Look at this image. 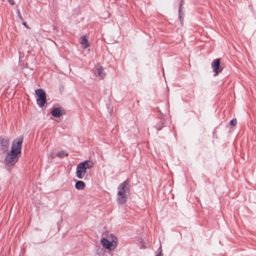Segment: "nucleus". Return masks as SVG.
<instances>
[{"mask_svg": "<svg viewBox=\"0 0 256 256\" xmlns=\"http://www.w3.org/2000/svg\"><path fill=\"white\" fill-rule=\"evenodd\" d=\"M212 137L215 138H218V135L216 134L215 130H214L212 132Z\"/></svg>", "mask_w": 256, "mask_h": 256, "instance_id": "obj_21", "label": "nucleus"}, {"mask_svg": "<svg viewBox=\"0 0 256 256\" xmlns=\"http://www.w3.org/2000/svg\"><path fill=\"white\" fill-rule=\"evenodd\" d=\"M78 164L84 167L86 170L90 169L94 166V162L89 160H84L80 162Z\"/></svg>", "mask_w": 256, "mask_h": 256, "instance_id": "obj_10", "label": "nucleus"}, {"mask_svg": "<svg viewBox=\"0 0 256 256\" xmlns=\"http://www.w3.org/2000/svg\"><path fill=\"white\" fill-rule=\"evenodd\" d=\"M112 240H110L106 238H102L100 242L102 246L108 250H114L118 246V238L114 236L113 234H110Z\"/></svg>", "mask_w": 256, "mask_h": 256, "instance_id": "obj_3", "label": "nucleus"}, {"mask_svg": "<svg viewBox=\"0 0 256 256\" xmlns=\"http://www.w3.org/2000/svg\"><path fill=\"white\" fill-rule=\"evenodd\" d=\"M35 94L37 98H43L46 97V94L42 88H37L35 90Z\"/></svg>", "mask_w": 256, "mask_h": 256, "instance_id": "obj_13", "label": "nucleus"}, {"mask_svg": "<svg viewBox=\"0 0 256 256\" xmlns=\"http://www.w3.org/2000/svg\"><path fill=\"white\" fill-rule=\"evenodd\" d=\"M211 66L214 76H217L223 70V68L220 66V58L214 60L212 62Z\"/></svg>", "mask_w": 256, "mask_h": 256, "instance_id": "obj_4", "label": "nucleus"}, {"mask_svg": "<svg viewBox=\"0 0 256 256\" xmlns=\"http://www.w3.org/2000/svg\"><path fill=\"white\" fill-rule=\"evenodd\" d=\"M236 123H237V120H236V119L235 118H232V120H231L229 122V124L232 126H235L236 124Z\"/></svg>", "mask_w": 256, "mask_h": 256, "instance_id": "obj_17", "label": "nucleus"}, {"mask_svg": "<svg viewBox=\"0 0 256 256\" xmlns=\"http://www.w3.org/2000/svg\"><path fill=\"white\" fill-rule=\"evenodd\" d=\"M63 89V86H62L60 88V90H62Z\"/></svg>", "mask_w": 256, "mask_h": 256, "instance_id": "obj_23", "label": "nucleus"}, {"mask_svg": "<svg viewBox=\"0 0 256 256\" xmlns=\"http://www.w3.org/2000/svg\"><path fill=\"white\" fill-rule=\"evenodd\" d=\"M66 114V110L60 106L54 108L51 112L52 116L55 118H60Z\"/></svg>", "mask_w": 256, "mask_h": 256, "instance_id": "obj_7", "label": "nucleus"}, {"mask_svg": "<svg viewBox=\"0 0 256 256\" xmlns=\"http://www.w3.org/2000/svg\"><path fill=\"white\" fill-rule=\"evenodd\" d=\"M184 0H181L178 4V18L182 25H183L184 14L182 11Z\"/></svg>", "mask_w": 256, "mask_h": 256, "instance_id": "obj_8", "label": "nucleus"}, {"mask_svg": "<svg viewBox=\"0 0 256 256\" xmlns=\"http://www.w3.org/2000/svg\"><path fill=\"white\" fill-rule=\"evenodd\" d=\"M162 70H163V73L164 74V68L162 69Z\"/></svg>", "mask_w": 256, "mask_h": 256, "instance_id": "obj_24", "label": "nucleus"}, {"mask_svg": "<svg viewBox=\"0 0 256 256\" xmlns=\"http://www.w3.org/2000/svg\"><path fill=\"white\" fill-rule=\"evenodd\" d=\"M117 188V204L120 205L126 204L128 201L130 190V180L128 178L126 179L118 185Z\"/></svg>", "mask_w": 256, "mask_h": 256, "instance_id": "obj_2", "label": "nucleus"}, {"mask_svg": "<svg viewBox=\"0 0 256 256\" xmlns=\"http://www.w3.org/2000/svg\"><path fill=\"white\" fill-rule=\"evenodd\" d=\"M22 24L26 27V28H29L30 27L28 26L27 22L25 21H23L22 22Z\"/></svg>", "mask_w": 256, "mask_h": 256, "instance_id": "obj_20", "label": "nucleus"}, {"mask_svg": "<svg viewBox=\"0 0 256 256\" xmlns=\"http://www.w3.org/2000/svg\"><path fill=\"white\" fill-rule=\"evenodd\" d=\"M56 155V156H58L60 158H64L66 156L68 155V154H66L64 150H61V151L58 152Z\"/></svg>", "mask_w": 256, "mask_h": 256, "instance_id": "obj_16", "label": "nucleus"}, {"mask_svg": "<svg viewBox=\"0 0 256 256\" xmlns=\"http://www.w3.org/2000/svg\"><path fill=\"white\" fill-rule=\"evenodd\" d=\"M80 44H82V48L84 49H86L90 46V44L86 36H82L81 37Z\"/></svg>", "mask_w": 256, "mask_h": 256, "instance_id": "obj_11", "label": "nucleus"}, {"mask_svg": "<svg viewBox=\"0 0 256 256\" xmlns=\"http://www.w3.org/2000/svg\"><path fill=\"white\" fill-rule=\"evenodd\" d=\"M86 170H87L86 168L80 164H78L76 168V176L79 179H82L86 175L84 180H86L88 176V175L87 174H86Z\"/></svg>", "mask_w": 256, "mask_h": 256, "instance_id": "obj_6", "label": "nucleus"}, {"mask_svg": "<svg viewBox=\"0 0 256 256\" xmlns=\"http://www.w3.org/2000/svg\"><path fill=\"white\" fill-rule=\"evenodd\" d=\"M23 140V136H19L12 141L10 150L4 159L5 164L8 168L14 166L18 161L22 154Z\"/></svg>", "mask_w": 256, "mask_h": 256, "instance_id": "obj_1", "label": "nucleus"}, {"mask_svg": "<svg viewBox=\"0 0 256 256\" xmlns=\"http://www.w3.org/2000/svg\"><path fill=\"white\" fill-rule=\"evenodd\" d=\"M105 74L102 66H101L98 68V74L100 77L103 78L105 76Z\"/></svg>", "mask_w": 256, "mask_h": 256, "instance_id": "obj_15", "label": "nucleus"}, {"mask_svg": "<svg viewBox=\"0 0 256 256\" xmlns=\"http://www.w3.org/2000/svg\"><path fill=\"white\" fill-rule=\"evenodd\" d=\"M163 115L162 114L161 117L160 118L159 120L157 122L156 124L154 126V128H156L157 131H160L162 130V128L166 126V120H165L164 118Z\"/></svg>", "mask_w": 256, "mask_h": 256, "instance_id": "obj_9", "label": "nucleus"}, {"mask_svg": "<svg viewBox=\"0 0 256 256\" xmlns=\"http://www.w3.org/2000/svg\"><path fill=\"white\" fill-rule=\"evenodd\" d=\"M155 256H163L162 250H161L160 251H159Z\"/></svg>", "mask_w": 256, "mask_h": 256, "instance_id": "obj_19", "label": "nucleus"}, {"mask_svg": "<svg viewBox=\"0 0 256 256\" xmlns=\"http://www.w3.org/2000/svg\"><path fill=\"white\" fill-rule=\"evenodd\" d=\"M16 14H17V16H18V18L22 20H24V19H23V18L21 14V13H20V10L18 9L17 10H16Z\"/></svg>", "mask_w": 256, "mask_h": 256, "instance_id": "obj_18", "label": "nucleus"}, {"mask_svg": "<svg viewBox=\"0 0 256 256\" xmlns=\"http://www.w3.org/2000/svg\"><path fill=\"white\" fill-rule=\"evenodd\" d=\"M46 102V97L43 98H36V104L38 106L42 108L44 106V104Z\"/></svg>", "mask_w": 256, "mask_h": 256, "instance_id": "obj_14", "label": "nucleus"}, {"mask_svg": "<svg viewBox=\"0 0 256 256\" xmlns=\"http://www.w3.org/2000/svg\"><path fill=\"white\" fill-rule=\"evenodd\" d=\"M0 150L4 153H8L9 152V139L7 137L0 136Z\"/></svg>", "mask_w": 256, "mask_h": 256, "instance_id": "obj_5", "label": "nucleus"}, {"mask_svg": "<svg viewBox=\"0 0 256 256\" xmlns=\"http://www.w3.org/2000/svg\"><path fill=\"white\" fill-rule=\"evenodd\" d=\"M75 188L78 190H82L86 187V184L82 180H74Z\"/></svg>", "mask_w": 256, "mask_h": 256, "instance_id": "obj_12", "label": "nucleus"}, {"mask_svg": "<svg viewBox=\"0 0 256 256\" xmlns=\"http://www.w3.org/2000/svg\"><path fill=\"white\" fill-rule=\"evenodd\" d=\"M8 2L10 3V4L12 6L14 5V0H8Z\"/></svg>", "mask_w": 256, "mask_h": 256, "instance_id": "obj_22", "label": "nucleus"}]
</instances>
